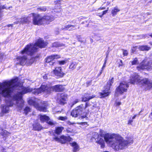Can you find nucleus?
Here are the masks:
<instances>
[{
  "mask_svg": "<svg viewBox=\"0 0 152 152\" xmlns=\"http://www.w3.org/2000/svg\"><path fill=\"white\" fill-rule=\"evenodd\" d=\"M18 88L16 92L13 93L12 95L9 97V100L6 102V104H1V111L3 113H7L9 111V107L12 106L14 104L16 105L19 110L22 109L23 106L24 101L22 99L23 94L29 92L31 89L24 88L22 85L16 86Z\"/></svg>",
  "mask_w": 152,
  "mask_h": 152,
  "instance_id": "1",
  "label": "nucleus"
},
{
  "mask_svg": "<svg viewBox=\"0 0 152 152\" xmlns=\"http://www.w3.org/2000/svg\"><path fill=\"white\" fill-rule=\"evenodd\" d=\"M105 138L113 148L116 150L123 149L128 144L133 142V137L132 136L127 137L126 140H124L120 136L115 134H107L105 135Z\"/></svg>",
  "mask_w": 152,
  "mask_h": 152,
  "instance_id": "2",
  "label": "nucleus"
},
{
  "mask_svg": "<svg viewBox=\"0 0 152 152\" xmlns=\"http://www.w3.org/2000/svg\"><path fill=\"white\" fill-rule=\"evenodd\" d=\"M48 44L47 42L44 41L42 39H39L34 44H32L27 45L20 53L22 54H26L31 56L38 51L39 48H44Z\"/></svg>",
  "mask_w": 152,
  "mask_h": 152,
  "instance_id": "3",
  "label": "nucleus"
},
{
  "mask_svg": "<svg viewBox=\"0 0 152 152\" xmlns=\"http://www.w3.org/2000/svg\"><path fill=\"white\" fill-rule=\"evenodd\" d=\"M31 90L29 92H32L35 95H38L42 93H45L48 94L52 90L56 92H61L64 89V87L61 85H57L51 87H48L46 85H42L40 87L38 88L32 89L31 88H28Z\"/></svg>",
  "mask_w": 152,
  "mask_h": 152,
  "instance_id": "4",
  "label": "nucleus"
},
{
  "mask_svg": "<svg viewBox=\"0 0 152 152\" xmlns=\"http://www.w3.org/2000/svg\"><path fill=\"white\" fill-rule=\"evenodd\" d=\"M29 16L30 18L31 17H33V23L35 25H40L45 23H48L54 19L52 15L45 16L42 17L38 14L33 13L30 14Z\"/></svg>",
  "mask_w": 152,
  "mask_h": 152,
  "instance_id": "5",
  "label": "nucleus"
},
{
  "mask_svg": "<svg viewBox=\"0 0 152 152\" xmlns=\"http://www.w3.org/2000/svg\"><path fill=\"white\" fill-rule=\"evenodd\" d=\"M134 84L135 83L146 84L148 89L152 88V80H149L147 78L142 79L141 77L136 73H134L131 75L130 81L129 82Z\"/></svg>",
  "mask_w": 152,
  "mask_h": 152,
  "instance_id": "6",
  "label": "nucleus"
},
{
  "mask_svg": "<svg viewBox=\"0 0 152 152\" xmlns=\"http://www.w3.org/2000/svg\"><path fill=\"white\" fill-rule=\"evenodd\" d=\"M28 104L33 105L37 110L43 112L47 111V104L46 102L37 99H30L28 101Z\"/></svg>",
  "mask_w": 152,
  "mask_h": 152,
  "instance_id": "7",
  "label": "nucleus"
},
{
  "mask_svg": "<svg viewBox=\"0 0 152 152\" xmlns=\"http://www.w3.org/2000/svg\"><path fill=\"white\" fill-rule=\"evenodd\" d=\"M152 67V60L149 58H146L140 64L139 66L137 67V69L139 71H141L144 69H148Z\"/></svg>",
  "mask_w": 152,
  "mask_h": 152,
  "instance_id": "8",
  "label": "nucleus"
},
{
  "mask_svg": "<svg viewBox=\"0 0 152 152\" xmlns=\"http://www.w3.org/2000/svg\"><path fill=\"white\" fill-rule=\"evenodd\" d=\"M129 86L127 83L123 82L120 83L119 86L116 89L115 96H118L119 95H121L124 92H126Z\"/></svg>",
  "mask_w": 152,
  "mask_h": 152,
  "instance_id": "9",
  "label": "nucleus"
},
{
  "mask_svg": "<svg viewBox=\"0 0 152 152\" xmlns=\"http://www.w3.org/2000/svg\"><path fill=\"white\" fill-rule=\"evenodd\" d=\"M72 139L69 136H66L64 135H61L59 137L53 134V137L52 138V140L64 144L67 142H70Z\"/></svg>",
  "mask_w": 152,
  "mask_h": 152,
  "instance_id": "10",
  "label": "nucleus"
},
{
  "mask_svg": "<svg viewBox=\"0 0 152 152\" xmlns=\"http://www.w3.org/2000/svg\"><path fill=\"white\" fill-rule=\"evenodd\" d=\"M113 82L114 78L113 77L107 83V85L104 87V89L103 90L102 93H100V95L102 97H105L109 95L110 88Z\"/></svg>",
  "mask_w": 152,
  "mask_h": 152,
  "instance_id": "11",
  "label": "nucleus"
},
{
  "mask_svg": "<svg viewBox=\"0 0 152 152\" xmlns=\"http://www.w3.org/2000/svg\"><path fill=\"white\" fill-rule=\"evenodd\" d=\"M84 109L83 105H80L73 110L71 113V115L73 117H77L81 114Z\"/></svg>",
  "mask_w": 152,
  "mask_h": 152,
  "instance_id": "12",
  "label": "nucleus"
},
{
  "mask_svg": "<svg viewBox=\"0 0 152 152\" xmlns=\"http://www.w3.org/2000/svg\"><path fill=\"white\" fill-rule=\"evenodd\" d=\"M39 116L40 120L42 122L46 121L48 124L51 126H54L56 124L55 122L50 119L48 116L46 115H40Z\"/></svg>",
  "mask_w": 152,
  "mask_h": 152,
  "instance_id": "13",
  "label": "nucleus"
},
{
  "mask_svg": "<svg viewBox=\"0 0 152 152\" xmlns=\"http://www.w3.org/2000/svg\"><path fill=\"white\" fill-rule=\"evenodd\" d=\"M31 19H30L29 15L28 17H24L20 18H18L16 22L14 23V24H23L28 23Z\"/></svg>",
  "mask_w": 152,
  "mask_h": 152,
  "instance_id": "14",
  "label": "nucleus"
},
{
  "mask_svg": "<svg viewBox=\"0 0 152 152\" xmlns=\"http://www.w3.org/2000/svg\"><path fill=\"white\" fill-rule=\"evenodd\" d=\"M107 134H109L107 133V134H105L104 137L103 138L101 136H100L99 137V138H98L97 140H96V142L97 143L101 145V148H104V147L105 146V143H104V140L106 141V142L109 144V145L111 147H112V146L109 143H108L107 141H106V139L105 138V135H106Z\"/></svg>",
  "mask_w": 152,
  "mask_h": 152,
  "instance_id": "15",
  "label": "nucleus"
},
{
  "mask_svg": "<svg viewBox=\"0 0 152 152\" xmlns=\"http://www.w3.org/2000/svg\"><path fill=\"white\" fill-rule=\"evenodd\" d=\"M17 64H19L22 65L27 64V58L26 56H18L17 58Z\"/></svg>",
  "mask_w": 152,
  "mask_h": 152,
  "instance_id": "16",
  "label": "nucleus"
},
{
  "mask_svg": "<svg viewBox=\"0 0 152 152\" xmlns=\"http://www.w3.org/2000/svg\"><path fill=\"white\" fill-rule=\"evenodd\" d=\"M53 72L55 75L59 77H62L64 75V73L61 71V67H56Z\"/></svg>",
  "mask_w": 152,
  "mask_h": 152,
  "instance_id": "17",
  "label": "nucleus"
},
{
  "mask_svg": "<svg viewBox=\"0 0 152 152\" xmlns=\"http://www.w3.org/2000/svg\"><path fill=\"white\" fill-rule=\"evenodd\" d=\"M76 25H73L70 24H68L63 26L60 29V30H68L72 31L76 29Z\"/></svg>",
  "mask_w": 152,
  "mask_h": 152,
  "instance_id": "18",
  "label": "nucleus"
},
{
  "mask_svg": "<svg viewBox=\"0 0 152 152\" xmlns=\"http://www.w3.org/2000/svg\"><path fill=\"white\" fill-rule=\"evenodd\" d=\"M60 58V56L58 55H52L48 57L46 59V62L49 63L53 61V59Z\"/></svg>",
  "mask_w": 152,
  "mask_h": 152,
  "instance_id": "19",
  "label": "nucleus"
},
{
  "mask_svg": "<svg viewBox=\"0 0 152 152\" xmlns=\"http://www.w3.org/2000/svg\"><path fill=\"white\" fill-rule=\"evenodd\" d=\"M67 98V95L65 94H62L60 95V104H64L65 103V101Z\"/></svg>",
  "mask_w": 152,
  "mask_h": 152,
  "instance_id": "20",
  "label": "nucleus"
},
{
  "mask_svg": "<svg viewBox=\"0 0 152 152\" xmlns=\"http://www.w3.org/2000/svg\"><path fill=\"white\" fill-rule=\"evenodd\" d=\"M95 97L94 95H91L88 94H85L83 97L82 98V101L86 102L89 101L90 99L93 98Z\"/></svg>",
  "mask_w": 152,
  "mask_h": 152,
  "instance_id": "21",
  "label": "nucleus"
},
{
  "mask_svg": "<svg viewBox=\"0 0 152 152\" xmlns=\"http://www.w3.org/2000/svg\"><path fill=\"white\" fill-rule=\"evenodd\" d=\"M33 129L35 131H40L42 129V126L38 123H36L32 125Z\"/></svg>",
  "mask_w": 152,
  "mask_h": 152,
  "instance_id": "22",
  "label": "nucleus"
},
{
  "mask_svg": "<svg viewBox=\"0 0 152 152\" xmlns=\"http://www.w3.org/2000/svg\"><path fill=\"white\" fill-rule=\"evenodd\" d=\"M64 127H56L54 132L53 133V134L57 135L60 134L64 129Z\"/></svg>",
  "mask_w": 152,
  "mask_h": 152,
  "instance_id": "23",
  "label": "nucleus"
},
{
  "mask_svg": "<svg viewBox=\"0 0 152 152\" xmlns=\"http://www.w3.org/2000/svg\"><path fill=\"white\" fill-rule=\"evenodd\" d=\"M70 144L73 148V152H76L79 150V147L76 142L70 143Z\"/></svg>",
  "mask_w": 152,
  "mask_h": 152,
  "instance_id": "24",
  "label": "nucleus"
},
{
  "mask_svg": "<svg viewBox=\"0 0 152 152\" xmlns=\"http://www.w3.org/2000/svg\"><path fill=\"white\" fill-rule=\"evenodd\" d=\"M138 49L140 50L148 51L150 49V48L147 45L139 46H138Z\"/></svg>",
  "mask_w": 152,
  "mask_h": 152,
  "instance_id": "25",
  "label": "nucleus"
},
{
  "mask_svg": "<svg viewBox=\"0 0 152 152\" xmlns=\"http://www.w3.org/2000/svg\"><path fill=\"white\" fill-rule=\"evenodd\" d=\"M120 10L117 7H115L111 11V13L113 15V16H115L116 15L117 13L119 12Z\"/></svg>",
  "mask_w": 152,
  "mask_h": 152,
  "instance_id": "26",
  "label": "nucleus"
},
{
  "mask_svg": "<svg viewBox=\"0 0 152 152\" xmlns=\"http://www.w3.org/2000/svg\"><path fill=\"white\" fill-rule=\"evenodd\" d=\"M139 62L137 58H134L132 61H130L129 64L132 65L139 64Z\"/></svg>",
  "mask_w": 152,
  "mask_h": 152,
  "instance_id": "27",
  "label": "nucleus"
},
{
  "mask_svg": "<svg viewBox=\"0 0 152 152\" xmlns=\"http://www.w3.org/2000/svg\"><path fill=\"white\" fill-rule=\"evenodd\" d=\"M92 137L91 138L92 140L93 139V138L96 140L98 138H99L100 136L96 132H93L92 133Z\"/></svg>",
  "mask_w": 152,
  "mask_h": 152,
  "instance_id": "28",
  "label": "nucleus"
},
{
  "mask_svg": "<svg viewBox=\"0 0 152 152\" xmlns=\"http://www.w3.org/2000/svg\"><path fill=\"white\" fill-rule=\"evenodd\" d=\"M64 46V45L62 43H60L58 42H56L53 44L52 46L53 47H61Z\"/></svg>",
  "mask_w": 152,
  "mask_h": 152,
  "instance_id": "29",
  "label": "nucleus"
},
{
  "mask_svg": "<svg viewBox=\"0 0 152 152\" xmlns=\"http://www.w3.org/2000/svg\"><path fill=\"white\" fill-rule=\"evenodd\" d=\"M10 134V133L6 130L3 131L1 133V135L3 136V137H6Z\"/></svg>",
  "mask_w": 152,
  "mask_h": 152,
  "instance_id": "30",
  "label": "nucleus"
},
{
  "mask_svg": "<svg viewBox=\"0 0 152 152\" xmlns=\"http://www.w3.org/2000/svg\"><path fill=\"white\" fill-rule=\"evenodd\" d=\"M77 65V64L76 62H72L71 63V64L70 65L69 68L73 70L76 68Z\"/></svg>",
  "mask_w": 152,
  "mask_h": 152,
  "instance_id": "31",
  "label": "nucleus"
},
{
  "mask_svg": "<svg viewBox=\"0 0 152 152\" xmlns=\"http://www.w3.org/2000/svg\"><path fill=\"white\" fill-rule=\"evenodd\" d=\"M35 60V58H31L30 60L27 59V65H31L34 62Z\"/></svg>",
  "mask_w": 152,
  "mask_h": 152,
  "instance_id": "32",
  "label": "nucleus"
},
{
  "mask_svg": "<svg viewBox=\"0 0 152 152\" xmlns=\"http://www.w3.org/2000/svg\"><path fill=\"white\" fill-rule=\"evenodd\" d=\"M31 109L28 107H26L24 109V113L26 115L30 111Z\"/></svg>",
  "mask_w": 152,
  "mask_h": 152,
  "instance_id": "33",
  "label": "nucleus"
},
{
  "mask_svg": "<svg viewBox=\"0 0 152 152\" xmlns=\"http://www.w3.org/2000/svg\"><path fill=\"white\" fill-rule=\"evenodd\" d=\"M37 10L42 11H45L46 8L45 7H39L37 8Z\"/></svg>",
  "mask_w": 152,
  "mask_h": 152,
  "instance_id": "34",
  "label": "nucleus"
},
{
  "mask_svg": "<svg viewBox=\"0 0 152 152\" xmlns=\"http://www.w3.org/2000/svg\"><path fill=\"white\" fill-rule=\"evenodd\" d=\"M79 100L78 99H76L75 101H73L71 104V107H72L75 104H76L79 102Z\"/></svg>",
  "mask_w": 152,
  "mask_h": 152,
  "instance_id": "35",
  "label": "nucleus"
},
{
  "mask_svg": "<svg viewBox=\"0 0 152 152\" xmlns=\"http://www.w3.org/2000/svg\"><path fill=\"white\" fill-rule=\"evenodd\" d=\"M67 118L66 116H60L58 117V119L62 121H65L66 120Z\"/></svg>",
  "mask_w": 152,
  "mask_h": 152,
  "instance_id": "36",
  "label": "nucleus"
},
{
  "mask_svg": "<svg viewBox=\"0 0 152 152\" xmlns=\"http://www.w3.org/2000/svg\"><path fill=\"white\" fill-rule=\"evenodd\" d=\"M107 56H106V57L105 58V61L104 62V64H103V66L102 67V70H103L104 69V68H105V67L106 66V62H107Z\"/></svg>",
  "mask_w": 152,
  "mask_h": 152,
  "instance_id": "37",
  "label": "nucleus"
},
{
  "mask_svg": "<svg viewBox=\"0 0 152 152\" xmlns=\"http://www.w3.org/2000/svg\"><path fill=\"white\" fill-rule=\"evenodd\" d=\"M137 49H138V46L134 47L132 48V53H134Z\"/></svg>",
  "mask_w": 152,
  "mask_h": 152,
  "instance_id": "38",
  "label": "nucleus"
},
{
  "mask_svg": "<svg viewBox=\"0 0 152 152\" xmlns=\"http://www.w3.org/2000/svg\"><path fill=\"white\" fill-rule=\"evenodd\" d=\"M58 64L60 65H64L66 63V62L65 61H58Z\"/></svg>",
  "mask_w": 152,
  "mask_h": 152,
  "instance_id": "39",
  "label": "nucleus"
},
{
  "mask_svg": "<svg viewBox=\"0 0 152 152\" xmlns=\"http://www.w3.org/2000/svg\"><path fill=\"white\" fill-rule=\"evenodd\" d=\"M123 54L124 56H127L128 54V53L126 50H124L123 51Z\"/></svg>",
  "mask_w": 152,
  "mask_h": 152,
  "instance_id": "40",
  "label": "nucleus"
},
{
  "mask_svg": "<svg viewBox=\"0 0 152 152\" xmlns=\"http://www.w3.org/2000/svg\"><path fill=\"white\" fill-rule=\"evenodd\" d=\"M123 65L122 61L121 60H120L118 65L119 67H120L121 66H123Z\"/></svg>",
  "mask_w": 152,
  "mask_h": 152,
  "instance_id": "41",
  "label": "nucleus"
},
{
  "mask_svg": "<svg viewBox=\"0 0 152 152\" xmlns=\"http://www.w3.org/2000/svg\"><path fill=\"white\" fill-rule=\"evenodd\" d=\"M133 121L132 119H130L129 121L128 122V124H131L133 122Z\"/></svg>",
  "mask_w": 152,
  "mask_h": 152,
  "instance_id": "42",
  "label": "nucleus"
},
{
  "mask_svg": "<svg viewBox=\"0 0 152 152\" xmlns=\"http://www.w3.org/2000/svg\"><path fill=\"white\" fill-rule=\"evenodd\" d=\"M49 64H50V65H53L55 63L54 62H53V61L49 62Z\"/></svg>",
  "mask_w": 152,
  "mask_h": 152,
  "instance_id": "43",
  "label": "nucleus"
},
{
  "mask_svg": "<svg viewBox=\"0 0 152 152\" xmlns=\"http://www.w3.org/2000/svg\"><path fill=\"white\" fill-rule=\"evenodd\" d=\"M107 10H106L103 11V13L102 14V15H103L105 14H106L107 13Z\"/></svg>",
  "mask_w": 152,
  "mask_h": 152,
  "instance_id": "44",
  "label": "nucleus"
},
{
  "mask_svg": "<svg viewBox=\"0 0 152 152\" xmlns=\"http://www.w3.org/2000/svg\"><path fill=\"white\" fill-rule=\"evenodd\" d=\"M5 8H6L5 7V6H4V5H3L2 7H0V10L1 9H5Z\"/></svg>",
  "mask_w": 152,
  "mask_h": 152,
  "instance_id": "45",
  "label": "nucleus"
},
{
  "mask_svg": "<svg viewBox=\"0 0 152 152\" xmlns=\"http://www.w3.org/2000/svg\"><path fill=\"white\" fill-rule=\"evenodd\" d=\"M13 24H9V25H7V26L8 27H9L10 26L12 27L13 26Z\"/></svg>",
  "mask_w": 152,
  "mask_h": 152,
  "instance_id": "46",
  "label": "nucleus"
},
{
  "mask_svg": "<svg viewBox=\"0 0 152 152\" xmlns=\"http://www.w3.org/2000/svg\"><path fill=\"white\" fill-rule=\"evenodd\" d=\"M121 104V103L120 102H118L116 103V105L117 106H119Z\"/></svg>",
  "mask_w": 152,
  "mask_h": 152,
  "instance_id": "47",
  "label": "nucleus"
},
{
  "mask_svg": "<svg viewBox=\"0 0 152 152\" xmlns=\"http://www.w3.org/2000/svg\"><path fill=\"white\" fill-rule=\"evenodd\" d=\"M81 124H83L84 125H87V123L86 122H82L81 123Z\"/></svg>",
  "mask_w": 152,
  "mask_h": 152,
  "instance_id": "48",
  "label": "nucleus"
},
{
  "mask_svg": "<svg viewBox=\"0 0 152 152\" xmlns=\"http://www.w3.org/2000/svg\"><path fill=\"white\" fill-rule=\"evenodd\" d=\"M43 77L45 79H47V77L46 76V75H45Z\"/></svg>",
  "mask_w": 152,
  "mask_h": 152,
  "instance_id": "49",
  "label": "nucleus"
},
{
  "mask_svg": "<svg viewBox=\"0 0 152 152\" xmlns=\"http://www.w3.org/2000/svg\"><path fill=\"white\" fill-rule=\"evenodd\" d=\"M136 116H137L136 115H135L132 118V119H134L135 118V117H136Z\"/></svg>",
  "mask_w": 152,
  "mask_h": 152,
  "instance_id": "50",
  "label": "nucleus"
},
{
  "mask_svg": "<svg viewBox=\"0 0 152 152\" xmlns=\"http://www.w3.org/2000/svg\"><path fill=\"white\" fill-rule=\"evenodd\" d=\"M150 36L152 37V34L150 35ZM150 44L151 45H152V42H150Z\"/></svg>",
  "mask_w": 152,
  "mask_h": 152,
  "instance_id": "51",
  "label": "nucleus"
},
{
  "mask_svg": "<svg viewBox=\"0 0 152 152\" xmlns=\"http://www.w3.org/2000/svg\"><path fill=\"white\" fill-rule=\"evenodd\" d=\"M86 116H82L81 117V118H86Z\"/></svg>",
  "mask_w": 152,
  "mask_h": 152,
  "instance_id": "52",
  "label": "nucleus"
},
{
  "mask_svg": "<svg viewBox=\"0 0 152 152\" xmlns=\"http://www.w3.org/2000/svg\"><path fill=\"white\" fill-rule=\"evenodd\" d=\"M149 150L151 151H152V145H151V146L150 147V148H149Z\"/></svg>",
  "mask_w": 152,
  "mask_h": 152,
  "instance_id": "53",
  "label": "nucleus"
},
{
  "mask_svg": "<svg viewBox=\"0 0 152 152\" xmlns=\"http://www.w3.org/2000/svg\"><path fill=\"white\" fill-rule=\"evenodd\" d=\"M4 148H3V150H2V152H7V151H4Z\"/></svg>",
  "mask_w": 152,
  "mask_h": 152,
  "instance_id": "54",
  "label": "nucleus"
},
{
  "mask_svg": "<svg viewBox=\"0 0 152 152\" xmlns=\"http://www.w3.org/2000/svg\"><path fill=\"white\" fill-rule=\"evenodd\" d=\"M105 9V8H104V7H102H102H100L99 9Z\"/></svg>",
  "mask_w": 152,
  "mask_h": 152,
  "instance_id": "55",
  "label": "nucleus"
},
{
  "mask_svg": "<svg viewBox=\"0 0 152 152\" xmlns=\"http://www.w3.org/2000/svg\"><path fill=\"white\" fill-rule=\"evenodd\" d=\"M61 10L60 9H59L58 10V11H56V12H61Z\"/></svg>",
  "mask_w": 152,
  "mask_h": 152,
  "instance_id": "56",
  "label": "nucleus"
},
{
  "mask_svg": "<svg viewBox=\"0 0 152 152\" xmlns=\"http://www.w3.org/2000/svg\"><path fill=\"white\" fill-rule=\"evenodd\" d=\"M103 70H102V69L101 71L100 72V75H101V74H102V72L103 71Z\"/></svg>",
  "mask_w": 152,
  "mask_h": 152,
  "instance_id": "57",
  "label": "nucleus"
},
{
  "mask_svg": "<svg viewBox=\"0 0 152 152\" xmlns=\"http://www.w3.org/2000/svg\"><path fill=\"white\" fill-rule=\"evenodd\" d=\"M142 110H141V111H140V112L139 113V114H140V113L141 112H142Z\"/></svg>",
  "mask_w": 152,
  "mask_h": 152,
  "instance_id": "58",
  "label": "nucleus"
},
{
  "mask_svg": "<svg viewBox=\"0 0 152 152\" xmlns=\"http://www.w3.org/2000/svg\"><path fill=\"white\" fill-rule=\"evenodd\" d=\"M67 132H70V131H69V130L68 129L67 130Z\"/></svg>",
  "mask_w": 152,
  "mask_h": 152,
  "instance_id": "59",
  "label": "nucleus"
},
{
  "mask_svg": "<svg viewBox=\"0 0 152 152\" xmlns=\"http://www.w3.org/2000/svg\"><path fill=\"white\" fill-rule=\"evenodd\" d=\"M61 15V13H60V15H58V16H60Z\"/></svg>",
  "mask_w": 152,
  "mask_h": 152,
  "instance_id": "60",
  "label": "nucleus"
},
{
  "mask_svg": "<svg viewBox=\"0 0 152 152\" xmlns=\"http://www.w3.org/2000/svg\"><path fill=\"white\" fill-rule=\"evenodd\" d=\"M78 39V41H80V39Z\"/></svg>",
  "mask_w": 152,
  "mask_h": 152,
  "instance_id": "61",
  "label": "nucleus"
},
{
  "mask_svg": "<svg viewBox=\"0 0 152 152\" xmlns=\"http://www.w3.org/2000/svg\"><path fill=\"white\" fill-rule=\"evenodd\" d=\"M70 124H72V123H70ZM72 124H73V123Z\"/></svg>",
  "mask_w": 152,
  "mask_h": 152,
  "instance_id": "62",
  "label": "nucleus"
}]
</instances>
